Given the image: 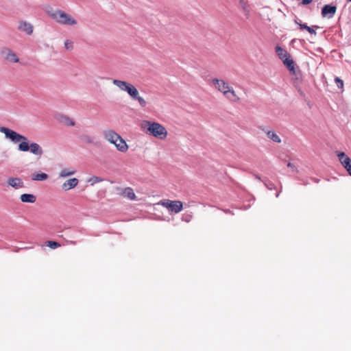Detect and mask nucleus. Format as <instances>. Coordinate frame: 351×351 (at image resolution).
<instances>
[{"label":"nucleus","mask_w":351,"mask_h":351,"mask_svg":"<svg viewBox=\"0 0 351 351\" xmlns=\"http://www.w3.org/2000/svg\"><path fill=\"white\" fill-rule=\"evenodd\" d=\"M213 85L223 95L232 102H237L240 98L237 96L233 88L223 80L214 78L212 80Z\"/></svg>","instance_id":"1"},{"label":"nucleus","mask_w":351,"mask_h":351,"mask_svg":"<svg viewBox=\"0 0 351 351\" xmlns=\"http://www.w3.org/2000/svg\"><path fill=\"white\" fill-rule=\"evenodd\" d=\"M47 14L56 23L61 25H75L77 24V21L71 15L59 9L48 10Z\"/></svg>","instance_id":"2"},{"label":"nucleus","mask_w":351,"mask_h":351,"mask_svg":"<svg viewBox=\"0 0 351 351\" xmlns=\"http://www.w3.org/2000/svg\"><path fill=\"white\" fill-rule=\"evenodd\" d=\"M156 204L158 206H162L169 212L174 213H180L183 208L182 202L179 200L172 201L169 199H163Z\"/></svg>","instance_id":"3"},{"label":"nucleus","mask_w":351,"mask_h":351,"mask_svg":"<svg viewBox=\"0 0 351 351\" xmlns=\"http://www.w3.org/2000/svg\"><path fill=\"white\" fill-rule=\"evenodd\" d=\"M112 83L120 90L127 92L132 98L136 97L138 95V90L132 84L119 80H113Z\"/></svg>","instance_id":"4"},{"label":"nucleus","mask_w":351,"mask_h":351,"mask_svg":"<svg viewBox=\"0 0 351 351\" xmlns=\"http://www.w3.org/2000/svg\"><path fill=\"white\" fill-rule=\"evenodd\" d=\"M19 149L21 152H27L29 150L32 154L36 156H41L43 154L42 147L38 143H32L29 145L27 140L21 142L19 145Z\"/></svg>","instance_id":"5"},{"label":"nucleus","mask_w":351,"mask_h":351,"mask_svg":"<svg viewBox=\"0 0 351 351\" xmlns=\"http://www.w3.org/2000/svg\"><path fill=\"white\" fill-rule=\"evenodd\" d=\"M0 132L3 133L7 138L10 139L14 143H19L27 141V138L15 131L8 128L0 127Z\"/></svg>","instance_id":"6"},{"label":"nucleus","mask_w":351,"mask_h":351,"mask_svg":"<svg viewBox=\"0 0 351 351\" xmlns=\"http://www.w3.org/2000/svg\"><path fill=\"white\" fill-rule=\"evenodd\" d=\"M0 55L3 60L9 62L17 63L19 62V59L17 57L16 53L10 48L3 47L0 50Z\"/></svg>","instance_id":"7"},{"label":"nucleus","mask_w":351,"mask_h":351,"mask_svg":"<svg viewBox=\"0 0 351 351\" xmlns=\"http://www.w3.org/2000/svg\"><path fill=\"white\" fill-rule=\"evenodd\" d=\"M337 7L335 5L327 4L323 6L322 9V15L323 17L331 19L335 15Z\"/></svg>","instance_id":"8"},{"label":"nucleus","mask_w":351,"mask_h":351,"mask_svg":"<svg viewBox=\"0 0 351 351\" xmlns=\"http://www.w3.org/2000/svg\"><path fill=\"white\" fill-rule=\"evenodd\" d=\"M167 131L162 125L155 122V138L164 140L167 136Z\"/></svg>","instance_id":"9"},{"label":"nucleus","mask_w":351,"mask_h":351,"mask_svg":"<svg viewBox=\"0 0 351 351\" xmlns=\"http://www.w3.org/2000/svg\"><path fill=\"white\" fill-rule=\"evenodd\" d=\"M104 136L106 141L112 143H116L121 136L112 130H107L104 132Z\"/></svg>","instance_id":"10"},{"label":"nucleus","mask_w":351,"mask_h":351,"mask_svg":"<svg viewBox=\"0 0 351 351\" xmlns=\"http://www.w3.org/2000/svg\"><path fill=\"white\" fill-rule=\"evenodd\" d=\"M7 182L9 186L16 189L24 187V183L20 178H9Z\"/></svg>","instance_id":"11"},{"label":"nucleus","mask_w":351,"mask_h":351,"mask_svg":"<svg viewBox=\"0 0 351 351\" xmlns=\"http://www.w3.org/2000/svg\"><path fill=\"white\" fill-rule=\"evenodd\" d=\"M112 144L114 145L117 149L121 152L125 153L128 150V145L121 136L119 137V139L116 143H112Z\"/></svg>","instance_id":"12"},{"label":"nucleus","mask_w":351,"mask_h":351,"mask_svg":"<svg viewBox=\"0 0 351 351\" xmlns=\"http://www.w3.org/2000/svg\"><path fill=\"white\" fill-rule=\"evenodd\" d=\"M77 184L78 180L77 178H71L62 184V188L64 191H68L75 187L77 185Z\"/></svg>","instance_id":"13"},{"label":"nucleus","mask_w":351,"mask_h":351,"mask_svg":"<svg viewBox=\"0 0 351 351\" xmlns=\"http://www.w3.org/2000/svg\"><path fill=\"white\" fill-rule=\"evenodd\" d=\"M295 23L299 25L300 29H305L308 33L313 35H316V32L313 28H319V27L317 25L309 27L306 23H302L301 21L300 20H295Z\"/></svg>","instance_id":"14"},{"label":"nucleus","mask_w":351,"mask_h":351,"mask_svg":"<svg viewBox=\"0 0 351 351\" xmlns=\"http://www.w3.org/2000/svg\"><path fill=\"white\" fill-rule=\"evenodd\" d=\"M18 28L20 31L25 32L28 35H31L33 32V26L27 22H21Z\"/></svg>","instance_id":"15"},{"label":"nucleus","mask_w":351,"mask_h":351,"mask_svg":"<svg viewBox=\"0 0 351 351\" xmlns=\"http://www.w3.org/2000/svg\"><path fill=\"white\" fill-rule=\"evenodd\" d=\"M141 128L144 132H149V134L154 135V123L143 121L141 123Z\"/></svg>","instance_id":"16"},{"label":"nucleus","mask_w":351,"mask_h":351,"mask_svg":"<svg viewBox=\"0 0 351 351\" xmlns=\"http://www.w3.org/2000/svg\"><path fill=\"white\" fill-rule=\"evenodd\" d=\"M265 133L266 134L268 138L271 139L274 143H281V138L279 135H278L273 130H268L263 129V130Z\"/></svg>","instance_id":"17"},{"label":"nucleus","mask_w":351,"mask_h":351,"mask_svg":"<svg viewBox=\"0 0 351 351\" xmlns=\"http://www.w3.org/2000/svg\"><path fill=\"white\" fill-rule=\"evenodd\" d=\"M283 64L286 66V67L290 71V72L293 74L295 73V63L293 60L291 58V56H288L282 60Z\"/></svg>","instance_id":"18"},{"label":"nucleus","mask_w":351,"mask_h":351,"mask_svg":"<svg viewBox=\"0 0 351 351\" xmlns=\"http://www.w3.org/2000/svg\"><path fill=\"white\" fill-rule=\"evenodd\" d=\"M278 57L281 60H284L290 56L287 51L280 46H276L275 49Z\"/></svg>","instance_id":"19"},{"label":"nucleus","mask_w":351,"mask_h":351,"mask_svg":"<svg viewBox=\"0 0 351 351\" xmlns=\"http://www.w3.org/2000/svg\"><path fill=\"white\" fill-rule=\"evenodd\" d=\"M21 202H28V203H34L36 200V197L35 195L32 194H27L24 193L21 195L20 197Z\"/></svg>","instance_id":"20"},{"label":"nucleus","mask_w":351,"mask_h":351,"mask_svg":"<svg viewBox=\"0 0 351 351\" xmlns=\"http://www.w3.org/2000/svg\"><path fill=\"white\" fill-rule=\"evenodd\" d=\"M122 195L124 197H127L130 200H134L136 198L134 190L130 187L125 188L123 191Z\"/></svg>","instance_id":"21"},{"label":"nucleus","mask_w":351,"mask_h":351,"mask_svg":"<svg viewBox=\"0 0 351 351\" xmlns=\"http://www.w3.org/2000/svg\"><path fill=\"white\" fill-rule=\"evenodd\" d=\"M339 161L342 164L343 167L348 165V164H351L350 158L347 156L344 152H340L337 154Z\"/></svg>","instance_id":"22"},{"label":"nucleus","mask_w":351,"mask_h":351,"mask_svg":"<svg viewBox=\"0 0 351 351\" xmlns=\"http://www.w3.org/2000/svg\"><path fill=\"white\" fill-rule=\"evenodd\" d=\"M48 176L45 173H34L32 174L33 180H45L47 179Z\"/></svg>","instance_id":"23"},{"label":"nucleus","mask_w":351,"mask_h":351,"mask_svg":"<svg viewBox=\"0 0 351 351\" xmlns=\"http://www.w3.org/2000/svg\"><path fill=\"white\" fill-rule=\"evenodd\" d=\"M75 170H70L68 169H62L60 173V177L61 178H66L67 176L73 175L75 173Z\"/></svg>","instance_id":"24"},{"label":"nucleus","mask_w":351,"mask_h":351,"mask_svg":"<svg viewBox=\"0 0 351 351\" xmlns=\"http://www.w3.org/2000/svg\"><path fill=\"white\" fill-rule=\"evenodd\" d=\"M45 245L51 249H56L61 246V245L59 243L53 241H46Z\"/></svg>","instance_id":"25"},{"label":"nucleus","mask_w":351,"mask_h":351,"mask_svg":"<svg viewBox=\"0 0 351 351\" xmlns=\"http://www.w3.org/2000/svg\"><path fill=\"white\" fill-rule=\"evenodd\" d=\"M102 178L97 176H93L88 180V182L90 183L91 185H93L96 183L101 182L102 181Z\"/></svg>","instance_id":"26"},{"label":"nucleus","mask_w":351,"mask_h":351,"mask_svg":"<svg viewBox=\"0 0 351 351\" xmlns=\"http://www.w3.org/2000/svg\"><path fill=\"white\" fill-rule=\"evenodd\" d=\"M132 99L137 100L138 101V103L140 104V105L143 107H144L146 105L145 100L143 97H140L139 94L137 95L136 97H133Z\"/></svg>","instance_id":"27"},{"label":"nucleus","mask_w":351,"mask_h":351,"mask_svg":"<svg viewBox=\"0 0 351 351\" xmlns=\"http://www.w3.org/2000/svg\"><path fill=\"white\" fill-rule=\"evenodd\" d=\"M64 47L68 50H72L73 49V43L69 40H66L64 42Z\"/></svg>","instance_id":"28"},{"label":"nucleus","mask_w":351,"mask_h":351,"mask_svg":"<svg viewBox=\"0 0 351 351\" xmlns=\"http://www.w3.org/2000/svg\"><path fill=\"white\" fill-rule=\"evenodd\" d=\"M64 123L67 125H71V126L75 125V121L73 119H70L69 117H64Z\"/></svg>","instance_id":"29"},{"label":"nucleus","mask_w":351,"mask_h":351,"mask_svg":"<svg viewBox=\"0 0 351 351\" xmlns=\"http://www.w3.org/2000/svg\"><path fill=\"white\" fill-rule=\"evenodd\" d=\"M265 186L267 187L269 190H273L276 189V186L274 184L271 182H268L267 181H263Z\"/></svg>","instance_id":"30"},{"label":"nucleus","mask_w":351,"mask_h":351,"mask_svg":"<svg viewBox=\"0 0 351 351\" xmlns=\"http://www.w3.org/2000/svg\"><path fill=\"white\" fill-rule=\"evenodd\" d=\"M287 167H289L293 172H298V168L295 167L294 164L291 162H288Z\"/></svg>","instance_id":"31"},{"label":"nucleus","mask_w":351,"mask_h":351,"mask_svg":"<svg viewBox=\"0 0 351 351\" xmlns=\"http://www.w3.org/2000/svg\"><path fill=\"white\" fill-rule=\"evenodd\" d=\"M335 82L337 84V86L339 87V88H342L343 86V81L339 78V77H336L335 78Z\"/></svg>","instance_id":"32"},{"label":"nucleus","mask_w":351,"mask_h":351,"mask_svg":"<svg viewBox=\"0 0 351 351\" xmlns=\"http://www.w3.org/2000/svg\"><path fill=\"white\" fill-rule=\"evenodd\" d=\"M313 1V0H301V3L302 5H307L311 3Z\"/></svg>","instance_id":"33"},{"label":"nucleus","mask_w":351,"mask_h":351,"mask_svg":"<svg viewBox=\"0 0 351 351\" xmlns=\"http://www.w3.org/2000/svg\"><path fill=\"white\" fill-rule=\"evenodd\" d=\"M191 217L190 215H188V216H186V218H185V219H184V220H185L186 222H189V221H190V219H191Z\"/></svg>","instance_id":"34"},{"label":"nucleus","mask_w":351,"mask_h":351,"mask_svg":"<svg viewBox=\"0 0 351 351\" xmlns=\"http://www.w3.org/2000/svg\"><path fill=\"white\" fill-rule=\"evenodd\" d=\"M255 178H256V179H258V180H261V181H262V180H261V177H260L259 176H258V175H255ZM263 181H264V180H263Z\"/></svg>","instance_id":"35"},{"label":"nucleus","mask_w":351,"mask_h":351,"mask_svg":"<svg viewBox=\"0 0 351 351\" xmlns=\"http://www.w3.org/2000/svg\"><path fill=\"white\" fill-rule=\"evenodd\" d=\"M154 216H155V219L160 218V217L159 215H158L156 213L154 214Z\"/></svg>","instance_id":"36"},{"label":"nucleus","mask_w":351,"mask_h":351,"mask_svg":"<svg viewBox=\"0 0 351 351\" xmlns=\"http://www.w3.org/2000/svg\"><path fill=\"white\" fill-rule=\"evenodd\" d=\"M279 195H280V192L276 193V197H278L279 196Z\"/></svg>","instance_id":"37"},{"label":"nucleus","mask_w":351,"mask_h":351,"mask_svg":"<svg viewBox=\"0 0 351 351\" xmlns=\"http://www.w3.org/2000/svg\"><path fill=\"white\" fill-rule=\"evenodd\" d=\"M347 1H349V2H351V0H347Z\"/></svg>","instance_id":"38"}]
</instances>
